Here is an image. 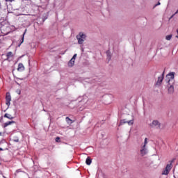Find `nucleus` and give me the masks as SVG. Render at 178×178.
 I'll return each instance as SVG.
<instances>
[{
  "label": "nucleus",
  "mask_w": 178,
  "mask_h": 178,
  "mask_svg": "<svg viewBox=\"0 0 178 178\" xmlns=\"http://www.w3.org/2000/svg\"><path fill=\"white\" fill-rule=\"evenodd\" d=\"M165 81L168 84H175V72H170L165 76Z\"/></svg>",
  "instance_id": "nucleus-1"
},
{
  "label": "nucleus",
  "mask_w": 178,
  "mask_h": 178,
  "mask_svg": "<svg viewBox=\"0 0 178 178\" xmlns=\"http://www.w3.org/2000/svg\"><path fill=\"white\" fill-rule=\"evenodd\" d=\"M86 34H83V32H80L79 35H76V39L78 40V44L81 45L84 42V40L86 38Z\"/></svg>",
  "instance_id": "nucleus-2"
},
{
  "label": "nucleus",
  "mask_w": 178,
  "mask_h": 178,
  "mask_svg": "<svg viewBox=\"0 0 178 178\" xmlns=\"http://www.w3.org/2000/svg\"><path fill=\"white\" fill-rule=\"evenodd\" d=\"M172 161H170V163L167 164L165 168L163 170L161 175L165 176H168V175H169V172H170V170H172Z\"/></svg>",
  "instance_id": "nucleus-3"
},
{
  "label": "nucleus",
  "mask_w": 178,
  "mask_h": 178,
  "mask_svg": "<svg viewBox=\"0 0 178 178\" xmlns=\"http://www.w3.org/2000/svg\"><path fill=\"white\" fill-rule=\"evenodd\" d=\"M150 126L151 127H156V129H161V123L158 120H153Z\"/></svg>",
  "instance_id": "nucleus-4"
},
{
  "label": "nucleus",
  "mask_w": 178,
  "mask_h": 178,
  "mask_svg": "<svg viewBox=\"0 0 178 178\" xmlns=\"http://www.w3.org/2000/svg\"><path fill=\"white\" fill-rule=\"evenodd\" d=\"M10 101H12L10 93H7L6 96V104L8 105V106L10 105Z\"/></svg>",
  "instance_id": "nucleus-5"
},
{
  "label": "nucleus",
  "mask_w": 178,
  "mask_h": 178,
  "mask_svg": "<svg viewBox=\"0 0 178 178\" xmlns=\"http://www.w3.org/2000/svg\"><path fill=\"white\" fill-rule=\"evenodd\" d=\"M147 153H148V150L147 149V147H145V146H142L140 149L141 156H144L145 155H147Z\"/></svg>",
  "instance_id": "nucleus-6"
},
{
  "label": "nucleus",
  "mask_w": 178,
  "mask_h": 178,
  "mask_svg": "<svg viewBox=\"0 0 178 178\" xmlns=\"http://www.w3.org/2000/svg\"><path fill=\"white\" fill-rule=\"evenodd\" d=\"M124 123H128V124L129 126H131V124H134V121H133V120H129L128 122H126V121H124V120H121L119 126H122V124H124Z\"/></svg>",
  "instance_id": "nucleus-7"
},
{
  "label": "nucleus",
  "mask_w": 178,
  "mask_h": 178,
  "mask_svg": "<svg viewBox=\"0 0 178 178\" xmlns=\"http://www.w3.org/2000/svg\"><path fill=\"white\" fill-rule=\"evenodd\" d=\"M168 92L169 94H173L175 91V87L173 86V84H168Z\"/></svg>",
  "instance_id": "nucleus-8"
},
{
  "label": "nucleus",
  "mask_w": 178,
  "mask_h": 178,
  "mask_svg": "<svg viewBox=\"0 0 178 178\" xmlns=\"http://www.w3.org/2000/svg\"><path fill=\"white\" fill-rule=\"evenodd\" d=\"M162 81H163V74L161 76L158 77L156 82L157 86H161V84H162Z\"/></svg>",
  "instance_id": "nucleus-9"
},
{
  "label": "nucleus",
  "mask_w": 178,
  "mask_h": 178,
  "mask_svg": "<svg viewBox=\"0 0 178 178\" xmlns=\"http://www.w3.org/2000/svg\"><path fill=\"white\" fill-rule=\"evenodd\" d=\"M17 70L18 72H23L24 70V65H23V63H19Z\"/></svg>",
  "instance_id": "nucleus-10"
},
{
  "label": "nucleus",
  "mask_w": 178,
  "mask_h": 178,
  "mask_svg": "<svg viewBox=\"0 0 178 178\" xmlns=\"http://www.w3.org/2000/svg\"><path fill=\"white\" fill-rule=\"evenodd\" d=\"M15 124V121H8L3 124V127L5 129L8 127V126H10V124Z\"/></svg>",
  "instance_id": "nucleus-11"
},
{
  "label": "nucleus",
  "mask_w": 178,
  "mask_h": 178,
  "mask_svg": "<svg viewBox=\"0 0 178 178\" xmlns=\"http://www.w3.org/2000/svg\"><path fill=\"white\" fill-rule=\"evenodd\" d=\"M68 66L69 67H73V66H74V60L73 58H71V60L68 62Z\"/></svg>",
  "instance_id": "nucleus-12"
},
{
  "label": "nucleus",
  "mask_w": 178,
  "mask_h": 178,
  "mask_svg": "<svg viewBox=\"0 0 178 178\" xmlns=\"http://www.w3.org/2000/svg\"><path fill=\"white\" fill-rule=\"evenodd\" d=\"M92 162V160L91 159V158L90 156H88L86 160V165H91Z\"/></svg>",
  "instance_id": "nucleus-13"
},
{
  "label": "nucleus",
  "mask_w": 178,
  "mask_h": 178,
  "mask_svg": "<svg viewBox=\"0 0 178 178\" xmlns=\"http://www.w3.org/2000/svg\"><path fill=\"white\" fill-rule=\"evenodd\" d=\"M14 55L12 51H9L6 54L7 59H10V58H13Z\"/></svg>",
  "instance_id": "nucleus-14"
},
{
  "label": "nucleus",
  "mask_w": 178,
  "mask_h": 178,
  "mask_svg": "<svg viewBox=\"0 0 178 178\" xmlns=\"http://www.w3.org/2000/svg\"><path fill=\"white\" fill-rule=\"evenodd\" d=\"M4 118H6L7 119H9L10 120H12V119H13V116H12V115H10L9 113H6L4 115Z\"/></svg>",
  "instance_id": "nucleus-15"
},
{
  "label": "nucleus",
  "mask_w": 178,
  "mask_h": 178,
  "mask_svg": "<svg viewBox=\"0 0 178 178\" xmlns=\"http://www.w3.org/2000/svg\"><path fill=\"white\" fill-rule=\"evenodd\" d=\"M165 40H167V41H170V40H172V35H167Z\"/></svg>",
  "instance_id": "nucleus-16"
},
{
  "label": "nucleus",
  "mask_w": 178,
  "mask_h": 178,
  "mask_svg": "<svg viewBox=\"0 0 178 178\" xmlns=\"http://www.w3.org/2000/svg\"><path fill=\"white\" fill-rule=\"evenodd\" d=\"M147 144H148V141H147V138H145L143 146H145V147H147Z\"/></svg>",
  "instance_id": "nucleus-17"
},
{
  "label": "nucleus",
  "mask_w": 178,
  "mask_h": 178,
  "mask_svg": "<svg viewBox=\"0 0 178 178\" xmlns=\"http://www.w3.org/2000/svg\"><path fill=\"white\" fill-rule=\"evenodd\" d=\"M65 120L67 122V123H69V122H72V119H70L69 117H66Z\"/></svg>",
  "instance_id": "nucleus-18"
},
{
  "label": "nucleus",
  "mask_w": 178,
  "mask_h": 178,
  "mask_svg": "<svg viewBox=\"0 0 178 178\" xmlns=\"http://www.w3.org/2000/svg\"><path fill=\"white\" fill-rule=\"evenodd\" d=\"M24 34H26V32L23 33L21 44H23V42L24 41Z\"/></svg>",
  "instance_id": "nucleus-19"
},
{
  "label": "nucleus",
  "mask_w": 178,
  "mask_h": 178,
  "mask_svg": "<svg viewBox=\"0 0 178 178\" xmlns=\"http://www.w3.org/2000/svg\"><path fill=\"white\" fill-rule=\"evenodd\" d=\"M76 58H77V54H74V55L73 56V57L72 58V59H73L74 60H76Z\"/></svg>",
  "instance_id": "nucleus-20"
},
{
  "label": "nucleus",
  "mask_w": 178,
  "mask_h": 178,
  "mask_svg": "<svg viewBox=\"0 0 178 178\" xmlns=\"http://www.w3.org/2000/svg\"><path fill=\"white\" fill-rule=\"evenodd\" d=\"M22 91H20V90H17V94H18L19 95H20Z\"/></svg>",
  "instance_id": "nucleus-21"
},
{
  "label": "nucleus",
  "mask_w": 178,
  "mask_h": 178,
  "mask_svg": "<svg viewBox=\"0 0 178 178\" xmlns=\"http://www.w3.org/2000/svg\"><path fill=\"white\" fill-rule=\"evenodd\" d=\"M59 140H60V138L57 137V138H56V143H58V142H59Z\"/></svg>",
  "instance_id": "nucleus-22"
},
{
  "label": "nucleus",
  "mask_w": 178,
  "mask_h": 178,
  "mask_svg": "<svg viewBox=\"0 0 178 178\" xmlns=\"http://www.w3.org/2000/svg\"><path fill=\"white\" fill-rule=\"evenodd\" d=\"M6 2H13V0H5Z\"/></svg>",
  "instance_id": "nucleus-23"
},
{
  "label": "nucleus",
  "mask_w": 178,
  "mask_h": 178,
  "mask_svg": "<svg viewBox=\"0 0 178 178\" xmlns=\"http://www.w3.org/2000/svg\"><path fill=\"white\" fill-rule=\"evenodd\" d=\"M159 5H161L160 2H158V3L155 5V6H158Z\"/></svg>",
  "instance_id": "nucleus-24"
},
{
  "label": "nucleus",
  "mask_w": 178,
  "mask_h": 178,
  "mask_svg": "<svg viewBox=\"0 0 178 178\" xmlns=\"http://www.w3.org/2000/svg\"><path fill=\"white\" fill-rule=\"evenodd\" d=\"M177 13H178V9H177V12L175 13V14H177Z\"/></svg>",
  "instance_id": "nucleus-25"
},
{
  "label": "nucleus",
  "mask_w": 178,
  "mask_h": 178,
  "mask_svg": "<svg viewBox=\"0 0 178 178\" xmlns=\"http://www.w3.org/2000/svg\"><path fill=\"white\" fill-rule=\"evenodd\" d=\"M176 38H178V34H177V35H176Z\"/></svg>",
  "instance_id": "nucleus-26"
},
{
  "label": "nucleus",
  "mask_w": 178,
  "mask_h": 178,
  "mask_svg": "<svg viewBox=\"0 0 178 178\" xmlns=\"http://www.w3.org/2000/svg\"><path fill=\"white\" fill-rule=\"evenodd\" d=\"M2 150H3L2 148L0 147V151H2Z\"/></svg>",
  "instance_id": "nucleus-27"
},
{
  "label": "nucleus",
  "mask_w": 178,
  "mask_h": 178,
  "mask_svg": "<svg viewBox=\"0 0 178 178\" xmlns=\"http://www.w3.org/2000/svg\"><path fill=\"white\" fill-rule=\"evenodd\" d=\"M177 34H178V29L177 30Z\"/></svg>",
  "instance_id": "nucleus-28"
},
{
  "label": "nucleus",
  "mask_w": 178,
  "mask_h": 178,
  "mask_svg": "<svg viewBox=\"0 0 178 178\" xmlns=\"http://www.w3.org/2000/svg\"><path fill=\"white\" fill-rule=\"evenodd\" d=\"M0 6H1V3H0Z\"/></svg>",
  "instance_id": "nucleus-29"
}]
</instances>
